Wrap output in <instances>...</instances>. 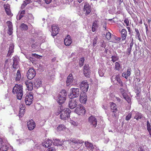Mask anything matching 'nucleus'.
I'll return each mask as SVG.
<instances>
[{
	"instance_id": "1",
	"label": "nucleus",
	"mask_w": 151,
	"mask_h": 151,
	"mask_svg": "<svg viewBox=\"0 0 151 151\" xmlns=\"http://www.w3.org/2000/svg\"><path fill=\"white\" fill-rule=\"evenodd\" d=\"M12 92L14 94H17V96L18 99L19 100L21 99L22 98L23 95L22 85L20 84L15 85L13 88Z\"/></svg>"
},
{
	"instance_id": "2",
	"label": "nucleus",
	"mask_w": 151,
	"mask_h": 151,
	"mask_svg": "<svg viewBox=\"0 0 151 151\" xmlns=\"http://www.w3.org/2000/svg\"><path fill=\"white\" fill-rule=\"evenodd\" d=\"M64 111L63 110V109L61 107L60 108L59 112H58L56 113V115H58L60 113V119L62 120H66L70 117V111L69 109L66 108Z\"/></svg>"
},
{
	"instance_id": "3",
	"label": "nucleus",
	"mask_w": 151,
	"mask_h": 151,
	"mask_svg": "<svg viewBox=\"0 0 151 151\" xmlns=\"http://www.w3.org/2000/svg\"><path fill=\"white\" fill-rule=\"evenodd\" d=\"M69 97L70 99L76 98L78 96L79 89L78 88H72L70 89Z\"/></svg>"
},
{
	"instance_id": "4",
	"label": "nucleus",
	"mask_w": 151,
	"mask_h": 151,
	"mask_svg": "<svg viewBox=\"0 0 151 151\" xmlns=\"http://www.w3.org/2000/svg\"><path fill=\"white\" fill-rule=\"evenodd\" d=\"M88 122L90 125L93 128L96 127L97 121L96 119L94 116H91L88 118Z\"/></svg>"
},
{
	"instance_id": "5",
	"label": "nucleus",
	"mask_w": 151,
	"mask_h": 151,
	"mask_svg": "<svg viewBox=\"0 0 151 151\" xmlns=\"http://www.w3.org/2000/svg\"><path fill=\"white\" fill-rule=\"evenodd\" d=\"M33 95L32 93H29L27 95L25 99V101L27 105H29L33 101Z\"/></svg>"
},
{
	"instance_id": "6",
	"label": "nucleus",
	"mask_w": 151,
	"mask_h": 151,
	"mask_svg": "<svg viewBox=\"0 0 151 151\" xmlns=\"http://www.w3.org/2000/svg\"><path fill=\"white\" fill-rule=\"evenodd\" d=\"M83 10L86 15H88L91 12V6L88 2H86L84 3Z\"/></svg>"
},
{
	"instance_id": "7",
	"label": "nucleus",
	"mask_w": 151,
	"mask_h": 151,
	"mask_svg": "<svg viewBox=\"0 0 151 151\" xmlns=\"http://www.w3.org/2000/svg\"><path fill=\"white\" fill-rule=\"evenodd\" d=\"M27 77L29 80L32 79L35 76L36 73L34 69L30 68L27 72Z\"/></svg>"
},
{
	"instance_id": "8",
	"label": "nucleus",
	"mask_w": 151,
	"mask_h": 151,
	"mask_svg": "<svg viewBox=\"0 0 151 151\" xmlns=\"http://www.w3.org/2000/svg\"><path fill=\"white\" fill-rule=\"evenodd\" d=\"M86 111L82 105L78 106L75 110V112L79 115H83L85 114Z\"/></svg>"
},
{
	"instance_id": "9",
	"label": "nucleus",
	"mask_w": 151,
	"mask_h": 151,
	"mask_svg": "<svg viewBox=\"0 0 151 151\" xmlns=\"http://www.w3.org/2000/svg\"><path fill=\"white\" fill-rule=\"evenodd\" d=\"M52 35L55 36L60 31V28L58 25L55 24H52L51 26Z\"/></svg>"
},
{
	"instance_id": "10",
	"label": "nucleus",
	"mask_w": 151,
	"mask_h": 151,
	"mask_svg": "<svg viewBox=\"0 0 151 151\" xmlns=\"http://www.w3.org/2000/svg\"><path fill=\"white\" fill-rule=\"evenodd\" d=\"M83 72L84 75L86 77H90L91 72L89 65L85 64L84 65L83 67Z\"/></svg>"
},
{
	"instance_id": "11",
	"label": "nucleus",
	"mask_w": 151,
	"mask_h": 151,
	"mask_svg": "<svg viewBox=\"0 0 151 151\" xmlns=\"http://www.w3.org/2000/svg\"><path fill=\"white\" fill-rule=\"evenodd\" d=\"M80 88L84 92H87L89 88V84L87 81H83L81 83Z\"/></svg>"
},
{
	"instance_id": "12",
	"label": "nucleus",
	"mask_w": 151,
	"mask_h": 151,
	"mask_svg": "<svg viewBox=\"0 0 151 151\" xmlns=\"http://www.w3.org/2000/svg\"><path fill=\"white\" fill-rule=\"evenodd\" d=\"M78 100L77 99H72L69 101V107L71 109L75 108L77 105L78 102Z\"/></svg>"
},
{
	"instance_id": "13",
	"label": "nucleus",
	"mask_w": 151,
	"mask_h": 151,
	"mask_svg": "<svg viewBox=\"0 0 151 151\" xmlns=\"http://www.w3.org/2000/svg\"><path fill=\"white\" fill-rule=\"evenodd\" d=\"M110 105L111 107V111L113 113H114L113 114H112V116L114 117H116V114L118 111L117 107L116 104L113 102H110Z\"/></svg>"
},
{
	"instance_id": "14",
	"label": "nucleus",
	"mask_w": 151,
	"mask_h": 151,
	"mask_svg": "<svg viewBox=\"0 0 151 151\" xmlns=\"http://www.w3.org/2000/svg\"><path fill=\"white\" fill-rule=\"evenodd\" d=\"M27 127L29 130H33L36 126L35 123L32 119L30 120L27 122Z\"/></svg>"
},
{
	"instance_id": "15",
	"label": "nucleus",
	"mask_w": 151,
	"mask_h": 151,
	"mask_svg": "<svg viewBox=\"0 0 151 151\" xmlns=\"http://www.w3.org/2000/svg\"><path fill=\"white\" fill-rule=\"evenodd\" d=\"M65 45L66 46H69L72 42V40L70 36L68 35L64 40Z\"/></svg>"
},
{
	"instance_id": "16",
	"label": "nucleus",
	"mask_w": 151,
	"mask_h": 151,
	"mask_svg": "<svg viewBox=\"0 0 151 151\" xmlns=\"http://www.w3.org/2000/svg\"><path fill=\"white\" fill-rule=\"evenodd\" d=\"M4 8L5 9V10L6 14L9 16L10 17H12L13 14L11 13V10L10 9V6L9 4H7L6 5H4Z\"/></svg>"
},
{
	"instance_id": "17",
	"label": "nucleus",
	"mask_w": 151,
	"mask_h": 151,
	"mask_svg": "<svg viewBox=\"0 0 151 151\" xmlns=\"http://www.w3.org/2000/svg\"><path fill=\"white\" fill-rule=\"evenodd\" d=\"M68 142L71 144V143H74L75 144H82L84 142L81 140H78L75 138L71 139L68 140Z\"/></svg>"
},
{
	"instance_id": "18",
	"label": "nucleus",
	"mask_w": 151,
	"mask_h": 151,
	"mask_svg": "<svg viewBox=\"0 0 151 151\" xmlns=\"http://www.w3.org/2000/svg\"><path fill=\"white\" fill-rule=\"evenodd\" d=\"M80 101L81 103L85 104L87 100V96L86 94L81 95L80 97Z\"/></svg>"
},
{
	"instance_id": "19",
	"label": "nucleus",
	"mask_w": 151,
	"mask_h": 151,
	"mask_svg": "<svg viewBox=\"0 0 151 151\" xmlns=\"http://www.w3.org/2000/svg\"><path fill=\"white\" fill-rule=\"evenodd\" d=\"M52 141L51 140L47 139L43 143V146L46 148L50 147L52 145Z\"/></svg>"
},
{
	"instance_id": "20",
	"label": "nucleus",
	"mask_w": 151,
	"mask_h": 151,
	"mask_svg": "<svg viewBox=\"0 0 151 151\" xmlns=\"http://www.w3.org/2000/svg\"><path fill=\"white\" fill-rule=\"evenodd\" d=\"M34 83L35 86L37 88L40 87L42 84V82L41 80L39 78L36 79Z\"/></svg>"
},
{
	"instance_id": "21",
	"label": "nucleus",
	"mask_w": 151,
	"mask_h": 151,
	"mask_svg": "<svg viewBox=\"0 0 151 151\" xmlns=\"http://www.w3.org/2000/svg\"><path fill=\"white\" fill-rule=\"evenodd\" d=\"M14 45L13 44H11L9 47V50L7 54V56L9 57L11 54L14 52Z\"/></svg>"
},
{
	"instance_id": "22",
	"label": "nucleus",
	"mask_w": 151,
	"mask_h": 151,
	"mask_svg": "<svg viewBox=\"0 0 151 151\" xmlns=\"http://www.w3.org/2000/svg\"><path fill=\"white\" fill-rule=\"evenodd\" d=\"M73 80V77L72 74H70L68 76L66 81L67 85L69 86L72 82Z\"/></svg>"
},
{
	"instance_id": "23",
	"label": "nucleus",
	"mask_w": 151,
	"mask_h": 151,
	"mask_svg": "<svg viewBox=\"0 0 151 151\" xmlns=\"http://www.w3.org/2000/svg\"><path fill=\"white\" fill-rule=\"evenodd\" d=\"M143 117L142 114L141 113L138 111L135 112V116H134V119H136V120H138L139 119H141Z\"/></svg>"
},
{
	"instance_id": "24",
	"label": "nucleus",
	"mask_w": 151,
	"mask_h": 151,
	"mask_svg": "<svg viewBox=\"0 0 151 151\" xmlns=\"http://www.w3.org/2000/svg\"><path fill=\"white\" fill-rule=\"evenodd\" d=\"M58 103L60 104L64 103L65 100V97L64 96H62L60 94L58 95Z\"/></svg>"
},
{
	"instance_id": "25",
	"label": "nucleus",
	"mask_w": 151,
	"mask_h": 151,
	"mask_svg": "<svg viewBox=\"0 0 151 151\" xmlns=\"http://www.w3.org/2000/svg\"><path fill=\"white\" fill-rule=\"evenodd\" d=\"M25 108L23 105L20 108V110L19 112V116L20 117H22L25 113Z\"/></svg>"
},
{
	"instance_id": "26",
	"label": "nucleus",
	"mask_w": 151,
	"mask_h": 151,
	"mask_svg": "<svg viewBox=\"0 0 151 151\" xmlns=\"http://www.w3.org/2000/svg\"><path fill=\"white\" fill-rule=\"evenodd\" d=\"M25 84L29 90L32 91L33 89V84L32 82L27 81L25 82Z\"/></svg>"
},
{
	"instance_id": "27",
	"label": "nucleus",
	"mask_w": 151,
	"mask_h": 151,
	"mask_svg": "<svg viewBox=\"0 0 151 151\" xmlns=\"http://www.w3.org/2000/svg\"><path fill=\"white\" fill-rule=\"evenodd\" d=\"M21 78V75L20 71L18 70L17 72L16 75L15 77V80L16 81H19Z\"/></svg>"
},
{
	"instance_id": "28",
	"label": "nucleus",
	"mask_w": 151,
	"mask_h": 151,
	"mask_svg": "<svg viewBox=\"0 0 151 151\" xmlns=\"http://www.w3.org/2000/svg\"><path fill=\"white\" fill-rule=\"evenodd\" d=\"M98 25L97 21L96 20L94 21L92 27V30L93 32H94L96 30V29L98 28Z\"/></svg>"
},
{
	"instance_id": "29",
	"label": "nucleus",
	"mask_w": 151,
	"mask_h": 151,
	"mask_svg": "<svg viewBox=\"0 0 151 151\" xmlns=\"http://www.w3.org/2000/svg\"><path fill=\"white\" fill-rule=\"evenodd\" d=\"M85 144L87 148H88L90 150H91L94 148V147L93 144L91 143L88 142H85Z\"/></svg>"
},
{
	"instance_id": "30",
	"label": "nucleus",
	"mask_w": 151,
	"mask_h": 151,
	"mask_svg": "<svg viewBox=\"0 0 151 151\" xmlns=\"http://www.w3.org/2000/svg\"><path fill=\"white\" fill-rule=\"evenodd\" d=\"M131 69L128 68L127 69V71L125 72L124 75L125 76L124 77L127 79L128 77L129 76L131 73Z\"/></svg>"
},
{
	"instance_id": "31",
	"label": "nucleus",
	"mask_w": 151,
	"mask_h": 151,
	"mask_svg": "<svg viewBox=\"0 0 151 151\" xmlns=\"http://www.w3.org/2000/svg\"><path fill=\"white\" fill-rule=\"evenodd\" d=\"M135 30L136 32V37H137L138 38V39L139 41H141L142 39L141 38L138 29H137L135 28Z\"/></svg>"
},
{
	"instance_id": "32",
	"label": "nucleus",
	"mask_w": 151,
	"mask_h": 151,
	"mask_svg": "<svg viewBox=\"0 0 151 151\" xmlns=\"http://www.w3.org/2000/svg\"><path fill=\"white\" fill-rule=\"evenodd\" d=\"M147 129L149 134L151 136V125L149 121H147Z\"/></svg>"
},
{
	"instance_id": "33",
	"label": "nucleus",
	"mask_w": 151,
	"mask_h": 151,
	"mask_svg": "<svg viewBox=\"0 0 151 151\" xmlns=\"http://www.w3.org/2000/svg\"><path fill=\"white\" fill-rule=\"evenodd\" d=\"M123 98L126 100L127 102L129 103L131 102V99L130 97L127 95H125L123 93Z\"/></svg>"
},
{
	"instance_id": "34",
	"label": "nucleus",
	"mask_w": 151,
	"mask_h": 151,
	"mask_svg": "<svg viewBox=\"0 0 151 151\" xmlns=\"http://www.w3.org/2000/svg\"><path fill=\"white\" fill-rule=\"evenodd\" d=\"M8 149L7 146L5 145H1L0 147V151H6Z\"/></svg>"
},
{
	"instance_id": "35",
	"label": "nucleus",
	"mask_w": 151,
	"mask_h": 151,
	"mask_svg": "<svg viewBox=\"0 0 151 151\" xmlns=\"http://www.w3.org/2000/svg\"><path fill=\"white\" fill-rule=\"evenodd\" d=\"M20 27L23 30H27L28 29V26L24 24V23L22 24L20 26Z\"/></svg>"
},
{
	"instance_id": "36",
	"label": "nucleus",
	"mask_w": 151,
	"mask_h": 151,
	"mask_svg": "<svg viewBox=\"0 0 151 151\" xmlns=\"http://www.w3.org/2000/svg\"><path fill=\"white\" fill-rule=\"evenodd\" d=\"M54 145L57 146H61L62 145L61 142L58 139H55L53 142Z\"/></svg>"
},
{
	"instance_id": "37",
	"label": "nucleus",
	"mask_w": 151,
	"mask_h": 151,
	"mask_svg": "<svg viewBox=\"0 0 151 151\" xmlns=\"http://www.w3.org/2000/svg\"><path fill=\"white\" fill-rule=\"evenodd\" d=\"M65 126L63 124L60 125L57 128L58 130L59 131H61V130H63L65 129Z\"/></svg>"
},
{
	"instance_id": "38",
	"label": "nucleus",
	"mask_w": 151,
	"mask_h": 151,
	"mask_svg": "<svg viewBox=\"0 0 151 151\" xmlns=\"http://www.w3.org/2000/svg\"><path fill=\"white\" fill-rule=\"evenodd\" d=\"M85 60L84 58V57H82L81 58L79 63V66L80 67H82L83 65V63Z\"/></svg>"
},
{
	"instance_id": "39",
	"label": "nucleus",
	"mask_w": 151,
	"mask_h": 151,
	"mask_svg": "<svg viewBox=\"0 0 151 151\" xmlns=\"http://www.w3.org/2000/svg\"><path fill=\"white\" fill-rule=\"evenodd\" d=\"M25 13V10H23L19 14V19H18L19 20H20L21 18L24 16V14Z\"/></svg>"
},
{
	"instance_id": "40",
	"label": "nucleus",
	"mask_w": 151,
	"mask_h": 151,
	"mask_svg": "<svg viewBox=\"0 0 151 151\" xmlns=\"http://www.w3.org/2000/svg\"><path fill=\"white\" fill-rule=\"evenodd\" d=\"M29 3V1L28 0H26L23 2V4L22 5V8H24Z\"/></svg>"
},
{
	"instance_id": "41",
	"label": "nucleus",
	"mask_w": 151,
	"mask_h": 151,
	"mask_svg": "<svg viewBox=\"0 0 151 151\" xmlns=\"http://www.w3.org/2000/svg\"><path fill=\"white\" fill-rule=\"evenodd\" d=\"M106 38L108 40H110L111 37V34L109 32H108L106 33Z\"/></svg>"
},
{
	"instance_id": "42",
	"label": "nucleus",
	"mask_w": 151,
	"mask_h": 151,
	"mask_svg": "<svg viewBox=\"0 0 151 151\" xmlns=\"http://www.w3.org/2000/svg\"><path fill=\"white\" fill-rule=\"evenodd\" d=\"M115 68L116 70H119L120 68V64L119 62H116L115 63Z\"/></svg>"
},
{
	"instance_id": "43",
	"label": "nucleus",
	"mask_w": 151,
	"mask_h": 151,
	"mask_svg": "<svg viewBox=\"0 0 151 151\" xmlns=\"http://www.w3.org/2000/svg\"><path fill=\"white\" fill-rule=\"evenodd\" d=\"M116 80L118 81V82L119 83V84H120V85L121 86L122 85V81H121L120 78L119 76H116Z\"/></svg>"
},
{
	"instance_id": "44",
	"label": "nucleus",
	"mask_w": 151,
	"mask_h": 151,
	"mask_svg": "<svg viewBox=\"0 0 151 151\" xmlns=\"http://www.w3.org/2000/svg\"><path fill=\"white\" fill-rule=\"evenodd\" d=\"M18 63H13L12 65L14 69H17L19 67V65L18 64Z\"/></svg>"
},
{
	"instance_id": "45",
	"label": "nucleus",
	"mask_w": 151,
	"mask_h": 151,
	"mask_svg": "<svg viewBox=\"0 0 151 151\" xmlns=\"http://www.w3.org/2000/svg\"><path fill=\"white\" fill-rule=\"evenodd\" d=\"M6 23H7V25L8 26V28H13L12 23L11 22H10L9 21H8L6 22Z\"/></svg>"
},
{
	"instance_id": "46",
	"label": "nucleus",
	"mask_w": 151,
	"mask_h": 151,
	"mask_svg": "<svg viewBox=\"0 0 151 151\" xmlns=\"http://www.w3.org/2000/svg\"><path fill=\"white\" fill-rule=\"evenodd\" d=\"M111 58H112L111 61H112L113 62H114L116 61V60H117L118 59V58L115 55L112 56Z\"/></svg>"
},
{
	"instance_id": "47",
	"label": "nucleus",
	"mask_w": 151,
	"mask_h": 151,
	"mask_svg": "<svg viewBox=\"0 0 151 151\" xmlns=\"http://www.w3.org/2000/svg\"><path fill=\"white\" fill-rule=\"evenodd\" d=\"M13 28H8V34L10 35H12L13 33Z\"/></svg>"
},
{
	"instance_id": "48",
	"label": "nucleus",
	"mask_w": 151,
	"mask_h": 151,
	"mask_svg": "<svg viewBox=\"0 0 151 151\" xmlns=\"http://www.w3.org/2000/svg\"><path fill=\"white\" fill-rule=\"evenodd\" d=\"M132 116V114L130 113L129 114L126 116L125 119L127 121L129 120L131 118Z\"/></svg>"
},
{
	"instance_id": "49",
	"label": "nucleus",
	"mask_w": 151,
	"mask_h": 151,
	"mask_svg": "<svg viewBox=\"0 0 151 151\" xmlns=\"http://www.w3.org/2000/svg\"><path fill=\"white\" fill-rule=\"evenodd\" d=\"M132 49H130L129 48H127V51L125 52V53L127 54L128 55H129L131 53V51Z\"/></svg>"
},
{
	"instance_id": "50",
	"label": "nucleus",
	"mask_w": 151,
	"mask_h": 151,
	"mask_svg": "<svg viewBox=\"0 0 151 151\" xmlns=\"http://www.w3.org/2000/svg\"><path fill=\"white\" fill-rule=\"evenodd\" d=\"M62 96H64L65 97L66 95H67V93L66 91L65 90H64L61 92Z\"/></svg>"
},
{
	"instance_id": "51",
	"label": "nucleus",
	"mask_w": 151,
	"mask_h": 151,
	"mask_svg": "<svg viewBox=\"0 0 151 151\" xmlns=\"http://www.w3.org/2000/svg\"><path fill=\"white\" fill-rule=\"evenodd\" d=\"M123 41L124 40V39L126 38L127 36V31L126 30L123 29Z\"/></svg>"
},
{
	"instance_id": "52",
	"label": "nucleus",
	"mask_w": 151,
	"mask_h": 151,
	"mask_svg": "<svg viewBox=\"0 0 151 151\" xmlns=\"http://www.w3.org/2000/svg\"><path fill=\"white\" fill-rule=\"evenodd\" d=\"M124 22L126 24L127 26H128L129 25V21L128 19L126 18L124 20Z\"/></svg>"
},
{
	"instance_id": "53",
	"label": "nucleus",
	"mask_w": 151,
	"mask_h": 151,
	"mask_svg": "<svg viewBox=\"0 0 151 151\" xmlns=\"http://www.w3.org/2000/svg\"><path fill=\"white\" fill-rule=\"evenodd\" d=\"M55 149L53 147H50L49 148L47 151H55Z\"/></svg>"
},
{
	"instance_id": "54",
	"label": "nucleus",
	"mask_w": 151,
	"mask_h": 151,
	"mask_svg": "<svg viewBox=\"0 0 151 151\" xmlns=\"http://www.w3.org/2000/svg\"><path fill=\"white\" fill-rule=\"evenodd\" d=\"M97 43V39L96 38H94L93 41V47H95V45Z\"/></svg>"
},
{
	"instance_id": "55",
	"label": "nucleus",
	"mask_w": 151,
	"mask_h": 151,
	"mask_svg": "<svg viewBox=\"0 0 151 151\" xmlns=\"http://www.w3.org/2000/svg\"><path fill=\"white\" fill-rule=\"evenodd\" d=\"M32 56L34 57L35 58H39V57L40 56L39 55H38L35 53L32 54Z\"/></svg>"
},
{
	"instance_id": "56",
	"label": "nucleus",
	"mask_w": 151,
	"mask_h": 151,
	"mask_svg": "<svg viewBox=\"0 0 151 151\" xmlns=\"http://www.w3.org/2000/svg\"><path fill=\"white\" fill-rule=\"evenodd\" d=\"M106 25H107V24H106V22H105L104 23V24L103 25V28H104V30H106Z\"/></svg>"
},
{
	"instance_id": "57",
	"label": "nucleus",
	"mask_w": 151,
	"mask_h": 151,
	"mask_svg": "<svg viewBox=\"0 0 151 151\" xmlns=\"http://www.w3.org/2000/svg\"><path fill=\"white\" fill-rule=\"evenodd\" d=\"M139 151H145L144 148L142 146H140L139 147Z\"/></svg>"
},
{
	"instance_id": "58",
	"label": "nucleus",
	"mask_w": 151,
	"mask_h": 151,
	"mask_svg": "<svg viewBox=\"0 0 151 151\" xmlns=\"http://www.w3.org/2000/svg\"><path fill=\"white\" fill-rule=\"evenodd\" d=\"M52 0H45V1L47 4H48L51 2Z\"/></svg>"
},
{
	"instance_id": "59",
	"label": "nucleus",
	"mask_w": 151,
	"mask_h": 151,
	"mask_svg": "<svg viewBox=\"0 0 151 151\" xmlns=\"http://www.w3.org/2000/svg\"><path fill=\"white\" fill-rule=\"evenodd\" d=\"M133 40H132V42H131L130 45V47L129 48L132 49V48L133 46Z\"/></svg>"
},
{
	"instance_id": "60",
	"label": "nucleus",
	"mask_w": 151,
	"mask_h": 151,
	"mask_svg": "<svg viewBox=\"0 0 151 151\" xmlns=\"http://www.w3.org/2000/svg\"><path fill=\"white\" fill-rule=\"evenodd\" d=\"M13 63H18L17 59L16 58H13Z\"/></svg>"
},
{
	"instance_id": "61",
	"label": "nucleus",
	"mask_w": 151,
	"mask_h": 151,
	"mask_svg": "<svg viewBox=\"0 0 151 151\" xmlns=\"http://www.w3.org/2000/svg\"><path fill=\"white\" fill-rule=\"evenodd\" d=\"M115 39L116 40V41H119L121 40V38L118 37H115Z\"/></svg>"
},
{
	"instance_id": "62",
	"label": "nucleus",
	"mask_w": 151,
	"mask_h": 151,
	"mask_svg": "<svg viewBox=\"0 0 151 151\" xmlns=\"http://www.w3.org/2000/svg\"><path fill=\"white\" fill-rule=\"evenodd\" d=\"M101 71L100 70L99 72V74L100 76H103L104 75V73H101Z\"/></svg>"
},
{
	"instance_id": "63",
	"label": "nucleus",
	"mask_w": 151,
	"mask_h": 151,
	"mask_svg": "<svg viewBox=\"0 0 151 151\" xmlns=\"http://www.w3.org/2000/svg\"><path fill=\"white\" fill-rule=\"evenodd\" d=\"M35 42V40L34 39L31 38L29 40V42L30 43H33Z\"/></svg>"
},
{
	"instance_id": "64",
	"label": "nucleus",
	"mask_w": 151,
	"mask_h": 151,
	"mask_svg": "<svg viewBox=\"0 0 151 151\" xmlns=\"http://www.w3.org/2000/svg\"><path fill=\"white\" fill-rule=\"evenodd\" d=\"M8 66H9V64H6V63H5L4 65V68H8Z\"/></svg>"
}]
</instances>
